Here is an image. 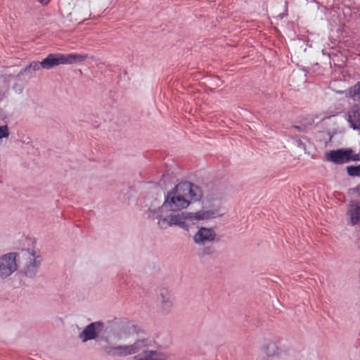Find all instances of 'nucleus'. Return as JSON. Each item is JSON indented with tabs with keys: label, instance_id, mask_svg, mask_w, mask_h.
Instances as JSON below:
<instances>
[{
	"label": "nucleus",
	"instance_id": "obj_1",
	"mask_svg": "<svg viewBox=\"0 0 360 360\" xmlns=\"http://www.w3.org/2000/svg\"><path fill=\"white\" fill-rule=\"evenodd\" d=\"M153 340L143 338L131 345H108L104 347V352L112 356H127L137 354L134 360H167L169 354L162 350L153 349Z\"/></svg>",
	"mask_w": 360,
	"mask_h": 360
},
{
	"label": "nucleus",
	"instance_id": "obj_2",
	"mask_svg": "<svg viewBox=\"0 0 360 360\" xmlns=\"http://www.w3.org/2000/svg\"><path fill=\"white\" fill-rule=\"evenodd\" d=\"M203 193L200 188L189 182H181L167 193L162 207L176 212L187 208L191 201L200 200Z\"/></svg>",
	"mask_w": 360,
	"mask_h": 360
},
{
	"label": "nucleus",
	"instance_id": "obj_3",
	"mask_svg": "<svg viewBox=\"0 0 360 360\" xmlns=\"http://www.w3.org/2000/svg\"><path fill=\"white\" fill-rule=\"evenodd\" d=\"M217 214L213 210H200L197 212H190L186 215L184 214H170L158 221L160 228L165 229L171 226H178L185 230H188V225L186 222V219L191 220H202L212 218Z\"/></svg>",
	"mask_w": 360,
	"mask_h": 360
},
{
	"label": "nucleus",
	"instance_id": "obj_4",
	"mask_svg": "<svg viewBox=\"0 0 360 360\" xmlns=\"http://www.w3.org/2000/svg\"><path fill=\"white\" fill-rule=\"evenodd\" d=\"M18 254L8 252L0 257V277L5 278L10 276L18 269L16 258Z\"/></svg>",
	"mask_w": 360,
	"mask_h": 360
},
{
	"label": "nucleus",
	"instance_id": "obj_5",
	"mask_svg": "<svg viewBox=\"0 0 360 360\" xmlns=\"http://www.w3.org/2000/svg\"><path fill=\"white\" fill-rule=\"evenodd\" d=\"M352 150L340 149L333 150L327 154V159L335 164H343L351 160H356V158L352 155Z\"/></svg>",
	"mask_w": 360,
	"mask_h": 360
},
{
	"label": "nucleus",
	"instance_id": "obj_6",
	"mask_svg": "<svg viewBox=\"0 0 360 360\" xmlns=\"http://www.w3.org/2000/svg\"><path fill=\"white\" fill-rule=\"evenodd\" d=\"M216 233L212 229L201 227L193 236V241L198 245H204L214 240Z\"/></svg>",
	"mask_w": 360,
	"mask_h": 360
},
{
	"label": "nucleus",
	"instance_id": "obj_7",
	"mask_svg": "<svg viewBox=\"0 0 360 360\" xmlns=\"http://www.w3.org/2000/svg\"><path fill=\"white\" fill-rule=\"evenodd\" d=\"M65 54L63 53H50L41 61V68L49 70L54 66L66 64Z\"/></svg>",
	"mask_w": 360,
	"mask_h": 360
},
{
	"label": "nucleus",
	"instance_id": "obj_8",
	"mask_svg": "<svg viewBox=\"0 0 360 360\" xmlns=\"http://www.w3.org/2000/svg\"><path fill=\"white\" fill-rule=\"evenodd\" d=\"M25 255L30 260V264H27L25 269V274L27 276L32 277L35 274L37 268L39 266L40 261L37 259V257L35 256L33 252H30L28 250L25 251Z\"/></svg>",
	"mask_w": 360,
	"mask_h": 360
},
{
	"label": "nucleus",
	"instance_id": "obj_9",
	"mask_svg": "<svg viewBox=\"0 0 360 360\" xmlns=\"http://www.w3.org/2000/svg\"><path fill=\"white\" fill-rule=\"evenodd\" d=\"M158 301L164 310L171 309L174 304V298L167 290H162L158 297Z\"/></svg>",
	"mask_w": 360,
	"mask_h": 360
},
{
	"label": "nucleus",
	"instance_id": "obj_10",
	"mask_svg": "<svg viewBox=\"0 0 360 360\" xmlns=\"http://www.w3.org/2000/svg\"><path fill=\"white\" fill-rule=\"evenodd\" d=\"M102 323L100 322L91 323L88 325L80 334V338L83 342L94 339L96 337V330L97 327H101Z\"/></svg>",
	"mask_w": 360,
	"mask_h": 360
},
{
	"label": "nucleus",
	"instance_id": "obj_11",
	"mask_svg": "<svg viewBox=\"0 0 360 360\" xmlns=\"http://www.w3.org/2000/svg\"><path fill=\"white\" fill-rule=\"evenodd\" d=\"M347 120L354 129H360V108L354 107L349 112Z\"/></svg>",
	"mask_w": 360,
	"mask_h": 360
},
{
	"label": "nucleus",
	"instance_id": "obj_12",
	"mask_svg": "<svg viewBox=\"0 0 360 360\" xmlns=\"http://www.w3.org/2000/svg\"><path fill=\"white\" fill-rule=\"evenodd\" d=\"M348 212L352 224H357L360 220V202L352 201Z\"/></svg>",
	"mask_w": 360,
	"mask_h": 360
},
{
	"label": "nucleus",
	"instance_id": "obj_13",
	"mask_svg": "<svg viewBox=\"0 0 360 360\" xmlns=\"http://www.w3.org/2000/svg\"><path fill=\"white\" fill-rule=\"evenodd\" d=\"M66 64H72L77 61H83L88 58L87 54L68 53L65 54Z\"/></svg>",
	"mask_w": 360,
	"mask_h": 360
},
{
	"label": "nucleus",
	"instance_id": "obj_14",
	"mask_svg": "<svg viewBox=\"0 0 360 360\" xmlns=\"http://www.w3.org/2000/svg\"><path fill=\"white\" fill-rule=\"evenodd\" d=\"M264 352L268 356H275L278 354V348L276 343L269 342L264 347Z\"/></svg>",
	"mask_w": 360,
	"mask_h": 360
},
{
	"label": "nucleus",
	"instance_id": "obj_15",
	"mask_svg": "<svg viewBox=\"0 0 360 360\" xmlns=\"http://www.w3.org/2000/svg\"><path fill=\"white\" fill-rule=\"evenodd\" d=\"M139 332V328L132 322L127 321L125 325L122 328V333H136Z\"/></svg>",
	"mask_w": 360,
	"mask_h": 360
},
{
	"label": "nucleus",
	"instance_id": "obj_16",
	"mask_svg": "<svg viewBox=\"0 0 360 360\" xmlns=\"http://www.w3.org/2000/svg\"><path fill=\"white\" fill-rule=\"evenodd\" d=\"M349 94L354 99L360 98V82L349 90Z\"/></svg>",
	"mask_w": 360,
	"mask_h": 360
},
{
	"label": "nucleus",
	"instance_id": "obj_17",
	"mask_svg": "<svg viewBox=\"0 0 360 360\" xmlns=\"http://www.w3.org/2000/svg\"><path fill=\"white\" fill-rule=\"evenodd\" d=\"M347 173L350 176H360V165L356 167H348Z\"/></svg>",
	"mask_w": 360,
	"mask_h": 360
},
{
	"label": "nucleus",
	"instance_id": "obj_18",
	"mask_svg": "<svg viewBox=\"0 0 360 360\" xmlns=\"http://www.w3.org/2000/svg\"><path fill=\"white\" fill-rule=\"evenodd\" d=\"M9 136V131L7 125L0 127V139L7 138Z\"/></svg>",
	"mask_w": 360,
	"mask_h": 360
},
{
	"label": "nucleus",
	"instance_id": "obj_19",
	"mask_svg": "<svg viewBox=\"0 0 360 360\" xmlns=\"http://www.w3.org/2000/svg\"><path fill=\"white\" fill-rule=\"evenodd\" d=\"M41 67V62L34 61L29 65V68H32L34 70H38Z\"/></svg>",
	"mask_w": 360,
	"mask_h": 360
},
{
	"label": "nucleus",
	"instance_id": "obj_20",
	"mask_svg": "<svg viewBox=\"0 0 360 360\" xmlns=\"http://www.w3.org/2000/svg\"><path fill=\"white\" fill-rule=\"evenodd\" d=\"M220 195H221L220 193L217 191H216L215 193H213L212 195L207 194V198H208L210 200H213L214 198H216V199L219 198Z\"/></svg>",
	"mask_w": 360,
	"mask_h": 360
},
{
	"label": "nucleus",
	"instance_id": "obj_21",
	"mask_svg": "<svg viewBox=\"0 0 360 360\" xmlns=\"http://www.w3.org/2000/svg\"><path fill=\"white\" fill-rule=\"evenodd\" d=\"M39 2H40L42 4H47L50 0H37Z\"/></svg>",
	"mask_w": 360,
	"mask_h": 360
},
{
	"label": "nucleus",
	"instance_id": "obj_22",
	"mask_svg": "<svg viewBox=\"0 0 360 360\" xmlns=\"http://www.w3.org/2000/svg\"><path fill=\"white\" fill-rule=\"evenodd\" d=\"M356 192L360 195V184L356 188Z\"/></svg>",
	"mask_w": 360,
	"mask_h": 360
}]
</instances>
